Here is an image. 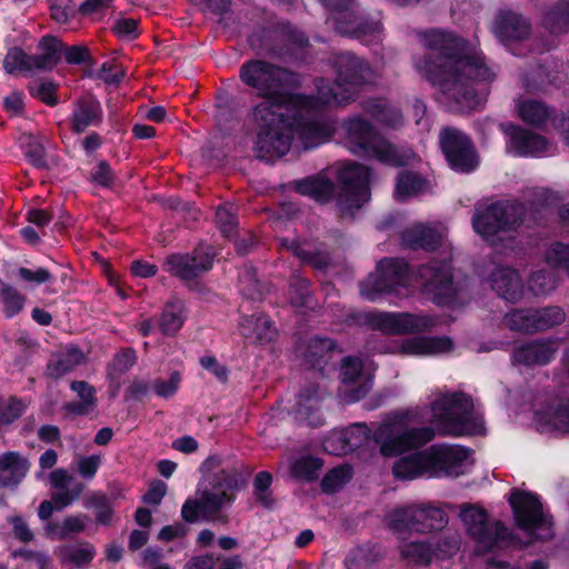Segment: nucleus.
<instances>
[{
    "mask_svg": "<svg viewBox=\"0 0 569 569\" xmlns=\"http://www.w3.org/2000/svg\"><path fill=\"white\" fill-rule=\"evenodd\" d=\"M409 278L408 264L405 260L382 259L373 272L361 282L360 292L363 298L376 301L382 295L395 291L398 287H406Z\"/></svg>",
    "mask_w": 569,
    "mask_h": 569,
    "instance_id": "9d476101",
    "label": "nucleus"
},
{
    "mask_svg": "<svg viewBox=\"0 0 569 569\" xmlns=\"http://www.w3.org/2000/svg\"><path fill=\"white\" fill-rule=\"evenodd\" d=\"M341 191L338 204L342 211L359 209L370 199V172L367 167L358 163H348L339 170Z\"/></svg>",
    "mask_w": 569,
    "mask_h": 569,
    "instance_id": "4468645a",
    "label": "nucleus"
},
{
    "mask_svg": "<svg viewBox=\"0 0 569 569\" xmlns=\"http://www.w3.org/2000/svg\"><path fill=\"white\" fill-rule=\"evenodd\" d=\"M212 266L209 248H197L193 254H172L164 262V270L182 280H191Z\"/></svg>",
    "mask_w": 569,
    "mask_h": 569,
    "instance_id": "412c9836",
    "label": "nucleus"
},
{
    "mask_svg": "<svg viewBox=\"0 0 569 569\" xmlns=\"http://www.w3.org/2000/svg\"><path fill=\"white\" fill-rule=\"evenodd\" d=\"M452 341L447 337L419 336L405 339L397 346V352L406 356H438L451 351Z\"/></svg>",
    "mask_w": 569,
    "mask_h": 569,
    "instance_id": "393cba45",
    "label": "nucleus"
},
{
    "mask_svg": "<svg viewBox=\"0 0 569 569\" xmlns=\"http://www.w3.org/2000/svg\"><path fill=\"white\" fill-rule=\"evenodd\" d=\"M181 377L179 372H173L167 380L158 379L153 383L154 392L162 398L172 397L179 389Z\"/></svg>",
    "mask_w": 569,
    "mask_h": 569,
    "instance_id": "338daca9",
    "label": "nucleus"
},
{
    "mask_svg": "<svg viewBox=\"0 0 569 569\" xmlns=\"http://www.w3.org/2000/svg\"><path fill=\"white\" fill-rule=\"evenodd\" d=\"M492 289L507 301H518L523 293V283L520 274L511 269L500 267L491 274Z\"/></svg>",
    "mask_w": 569,
    "mask_h": 569,
    "instance_id": "cd10ccee",
    "label": "nucleus"
},
{
    "mask_svg": "<svg viewBox=\"0 0 569 569\" xmlns=\"http://www.w3.org/2000/svg\"><path fill=\"white\" fill-rule=\"evenodd\" d=\"M546 260L552 267H560L569 271V246L552 244L546 252Z\"/></svg>",
    "mask_w": 569,
    "mask_h": 569,
    "instance_id": "680f3d73",
    "label": "nucleus"
},
{
    "mask_svg": "<svg viewBox=\"0 0 569 569\" xmlns=\"http://www.w3.org/2000/svg\"><path fill=\"white\" fill-rule=\"evenodd\" d=\"M24 154L29 162L36 168H43L47 166L46 150L40 138L32 133H23L20 138Z\"/></svg>",
    "mask_w": 569,
    "mask_h": 569,
    "instance_id": "de8ad7c7",
    "label": "nucleus"
},
{
    "mask_svg": "<svg viewBox=\"0 0 569 569\" xmlns=\"http://www.w3.org/2000/svg\"><path fill=\"white\" fill-rule=\"evenodd\" d=\"M468 451L460 446L433 445L398 459L392 473L400 480H413L420 477H458L465 473L468 465Z\"/></svg>",
    "mask_w": 569,
    "mask_h": 569,
    "instance_id": "7ed1b4c3",
    "label": "nucleus"
},
{
    "mask_svg": "<svg viewBox=\"0 0 569 569\" xmlns=\"http://www.w3.org/2000/svg\"><path fill=\"white\" fill-rule=\"evenodd\" d=\"M460 518L469 536L477 541L478 548L483 552L500 548L511 539L507 528L500 521L489 523L487 512L478 506L463 505Z\"/></svg>",
    "mask_w": 569,
    "mask_h": 569,
    "instance_id": "1a4fd4ad",
    "label": "nucleus"
},
{
    "mask_svg": "<svg viewBox=\"0 0 569 569\" xmlns=\"http://www.w3.org/2000/svg\"><path fill=\"white\" fill-rule=\"evenodd\" d=\"M72 391L77 393L80 401H71L63 406V409L74 416H87L97 408L96 389L87 381H72Z\"/></svg>",
    "mask_w": 569,
    "mask_h": 569,
    "instance_id": "f704fd0d",
    "label": "nucleus"
},
{
    "mask_svg": "<svg viewBox=\"0 0 569 569\" xmlns=\"http://www.w3.org/2000/svg\"><path fill=\"white\" fill-rule=\"evenodd\" d=\"M401 555L409 562L429 565L436 559L432 542H410L401 547Z\"/></svg>",
    "mask_w": 569,
    "mask_h": 569,
    "instance_id": "49530a36",
    "label": "nucleus"
},
{
    "mask_svg": "<svg viewBox=\"0 0 569 569\" xmlns=\"http://www.w3.org/2000/svg\"><path fill=\"white\" fill-rule=\"evenodd\" d=\"M557 286V278L552 271L539 270L531 273L528 282L529 290L535 295H548Z\"/></svg>",
    "mask_w": 569,
    "mask_h": 569,
    "instance_id": "3c124183",
    "label": "nucleus"
},
{
    "mask_svg": "<svg viewBox=\"0 0 569 569\" xmlns=\"http://www.w3.org/2000/svg\"><path fill=\"white\" fill-rule=\"evenodd\" d=\"M325 391L317 386L305 389L298 397L295 415L296 419L310 426H320L323 421L320 409Z\"/></svg>",
    "mask_w": 569,
    "mask_h": 569,
    "instance_id": "bb28decb",
    "label": "nucleus"
},
{
    "mask_svg": "<svg viewBox=\"0 0 569 569\" xmlns=\"http://www.w3.org/2000/svg\"><path fill=\"white\" fill-rule=\"evenodd\" d=\"M531 22L515 11H501L493 23V32L501 43L513 54H519L513 47L526 41L531 34Z\"/></svg>",
    "mask_w": 569,
    "mask_h": 569,
    "instance_id": "aec40b11",
    "label": "nucleus"
},
{
    "mask_svg": "<svg viewBox=\"0 0 569 569\" xmlns=\"http://www.w3.org/2000/svg\"><path fill=\"white\" fill-rule=\"evenodd\" d=\"M56 92L57 86L51 81H34L30 86V93L48 106H54L58 102Z\"/></svg>",
    "mask_w": 569,
    "mask_h": 569,
    "instance_id": "052dcab7",
    "label": "nucleus"
},
{
    "mask_svg": "<svg viewBox=\"0 0 569 569\" xmlns=\"http://www.w3.org/2000/svg\"><path fill=\"white\" fill-rule=\"evenodd\" d=\"M102 461L101 455L79 456L76 460L77 471L83 479L91 480L96 477Z\"/></svg>",
    "mask_w": 569,
    "mask_h": 569,
    "instance_id": "6e6d98bb",
    "label": "nucleus"
},
{
    "mask_svg": "<svg viewBox=\"0 0 569 569\" xmlns=\"http://www.w3.org/2000/svg\"><path fill=\"white\" fill-rule=\"evenodd\" d=\"M322 461L310 455H303L291 461V475L299 480L313 481L319 477Z\"/></svg>",
    "mask_w": 569,
    "mask_h": 569,
    "instance_id": "79ce46f5",
    "label": "nucleus"
},
{
    "mask_svg": "<svg viewBox=\"0 0 569 569\" xmlns=\"http://www.w3.org/2000/svg\"><path fill=\"white\" fill-rule=\"evenodd\" d=\"M501 128L510 136L507 148L515 156H541L551 151V144L539 134L512 124H502Z\"/></svg>",
    "mask_w": 569,
    "mask_h": 569,
    "instance_id": "4be33fe9",
    "label": "nucleus"
},
{
    "mask_svg": "<svg viewBox=\"0 0 569 569\" xmlns=\"http://www.w3.org/2000/svg\"><path fill=\"white\" fill-rule=\"evenodd\" d=\"M566 313L558 306L540 309H515L503 318L505 325L513 331L533 333L563 323Z\"/></svg>",
    "mask_w": 569,
    "mask_h": 569,
    "instance_id": "2eb2a0df",
    "label": "nucleus"
},
{
    "mask_svg": "<svg viewBox=\"0 0 569 569\" xmlns=\"http://www.w3.org/2000/svg\"><path fill=\"white\" fill-rule=\"evenodd\" d=\"M442 152L450 167L459 172H470L477 164L476 151L469 138L456 128H443L439 136Z\"/></svg>",
    "mask_w": 569,
    "mask_h": 569,
    "instance_id": "f3484780",
    "label": "nucleus"
},
{
    "mask_svg": "<svg viewBox=\"0 0 569 569\" xmlns=\"http://www.w3.org/2000/svg\"><path fill=\"white\" fill-rule=\"evenodd\" d=\"M366 322L372 329L388 335L423 332L435 323L428 316L408 312H370L366 315Z\"/></svg>",
    "mask_w": 569,
    "mask_h": 569,
    "instance_id": "dca6fc26",
    "label": "nucleus"
},
{
    "mask_svg": "<svg viewBox=\"0 0 569 569\" xmlns=\"http://www.w3.org/2000/svg\"><path fill=\"white\" fill-rule=\"evenodd\" d=\"M421 284L427 295L432 297L437 305H448L456 295L452 273L446 260H432L419 270Z\"/></svg>",
    "mask_w": 569,
    "mask_h": 569,
    "instance_id": "a211bd4d",
    "label": "nucleus"
},
{
    "mask_svg": "<svg viewBox=\"0 0 569 569\" xmlns=\"http://www.w3.org/2000/svg\"><path fill=\"white\" fill-rule=\"evenodd\" d=\"M331 11L335 28L341 34L355 37L369 43L380 38L382 26L379 20H360L351 10L353 0H320Z\"/></svg>",
    "mask_w": 569,
    "mask_h": 569,
    "instance_id": "9b49d317",
    "label": "nucleus"
},
{
    "mask_svg": "<svg viewBox=\"0 0 569 569\" xmlns=\"http://www.w3.org/2000/svg\"><path fill=\"white\" fill-rule=\"evenodd\" d=\"M83 361L84 356L80 349L69 348L48 365V373L53 378H60L74 370Z\"/></svg>",
    "mask_w": 569,
    "mask_h": 569,
    "instance_id": "58836bf2",
    "label": "nucleus"
},
{
    "mask_svg": "<svg viewBox=\"0 0 569 569\" xmlns=\"http://www.w3.org/2000/svg\"><path fill=\"white\" fill-rule=\"evenodd\" d=\"M349 150L361 157L375 158L388 166L410 163L416 154L410 149H397L361 118H351L343 124Z\"/></svg>",
    "mask_w": 569,
    "mask_h": 569,
    "instance_id": "423d86ee",
    "label": "nucleus"
},
{
    "mask_svg": "<svg viewBox=\"0 0 569 569\" xmlns=\"http://www.w3.org/2000/svg\"><path fill=\"white\" fill-rule=\"evenodd\" d=\"M336 80L320 79L317 82V98H313L311 114L325 106L345 103L352 99L357 87L368 83L373 78V72L367 62L350 52L337 54L333 59Z\"/></svg>",
    "mask_w": 569,
    "mask_h": 569,
    "instance_id": "20e7f679",
    "label": "nucleus"
},
{
    "mask_svg": "<svg viewBox=\"0 0 569 569\" xmlns=\"http://www.w3.org/2000/svg\"><path fill=\"white\" fill-rule=\"evenodd\" d=\"M29 461L21 455L10 451L0 456V486H17L28 473Z\"/></svg>",
    "mask_w": 569,
    "mask_h": 569,
    "instance_id": "7c9ffc66",
    "label": "nucleus"
},
{
    "mask_svg": "<svg viewBox=\"0 0 569 569\" xmlns=\"http://www.w3.org/2000/svg\"><path fill=\"white\" fill-rule=\"evenodd\" d=\"M350 468H335L322 479V489L326 492H336L350 479Z\"/></svg>",
    "mask_w": 569,
    "mask_h": 569,
    "instance_id": "5fc2aeb1",
    "label": "nucleus"
},
{
    "mask_svg": "<svg viewBox=\"0 0 569 569\" xmlns=\"http://www.w3.org/2000/svg\"><path fill=\"white\" fill-rule=\"evenodd\" d=\"M518 526L538 539L552 536L551 521L542 511L538 497L527 492L513 491L509 498Z\"/></svg>",
    "mask_w": 569,
    "mask_h": 569,
    "instance_id": "f8f14e48",
    "label": "nucleus"
},
{
    "mask_svg": "<svg viewBox=\"0 0 569 569\" xmlns=\"http://www.w3.org/2000/svg\"><path fill=\"white\" fill-rule=\"evenodd\" d=\"M430 410L432 422L442 435L461 436L483 431L482 416L475 410L471 398L463 392L440 393L432 400Z\"/></svg>",
    "mask_w": 569,
    "mask_h": 569,
    "instance_id": "39448f33",
    "label": "nucleus"
},
{
    "mask_svg": "<svg viewBox=\"0 0 569 569\" xmlns=\"http://www.w3.org/2000/svg\"><path fill=\"white\" fill-rule=\"evenodd\" d=\"M557 345L553 341L537 340L517 348L512 359L527 366L546 365L555 357Z\"/></svg>",
    "mask_w": 569,
    "mask_h": 569,
    "instance_id": "c85d7f7f",
    "label": "nucleus"
},
{
    "mask_svg": "<svg viewBox=\"0 0 569 569\" xmlns=\"http://www.w3.org/2000/svg\"><path fill=\"white\" fill-rule=\"evenodd\" d=\"M62 56V42L56 37H43L38 44V53L31 56L34 71L54 68Z\"/></svg>",
    "mask_w": 569,
    "mask_h": 569,
    "instance_id": "2f4dec72",
    "label": "nucleus"
},
{
    "mask_svg": "<svg viewBox=\"0 0 569 569\" xmlns=\"http://www.w3.org/2000/svg\"><path fill=\"white\" fill-rule=\"evenodd\" d=\"M101 106L93 97L79 99L71 116V128L76 132H82L90 126L101 122Z\"/></svg>",
    "mask_w": 569,
    "mask_h": 569,
    "instance_id": "c756f323",
    "label": "nucleus"
},
{
    "mask_svg": "<svg viewBox=\"0 0 569 569\" xmlns=\"http://www.w3.org/2000/svg\"><path fill=\"white\" fill-rule=\"evenodd\" d=\"M49 481L54 489L51 497L58 511L77 501L84 490V485L62 468L53 470L49 475Z\"/></svg>",
    "mask_w": 569,
    "mask_h": 569,
    "instance_id": "b1692460",
    "label": "nucleus"
},
{
    "mask_svg": "<svg viewBox=\"0 0 569 569\" xmlns=\"http://www.w3.org/2000/svg\"><path fill=\"white\" fill-rule=\"evenodd\" d=\"M516 110L523 122L538 128L542 127L552 114L546 103L530 98L517 99Z\"/></svg>",
    "mask_w": 569,
    "mask_h": 569,
    "instance_id": "72a5a7b5",
    "label": "nucleus"
},
{
    "mask_svg": "<svg viewBox=\"0 0 569 569\" xmlns=\"http://www.w3.org/2000/svg\"><path fill=\"white\" fill-rule=\"evenodd\" d=\"M184 322L183 303L180 300L168 302L159 320L160 330L164 335H174Z\"/></svg>",
    "mask_w": 569,
    "mask_h": 569,
    "instance_id": "a19ab883",
    "label": "nucleus"
},
{
    "mask_svg": "<svg viewBox=\"0 0 569 569\" xmlns=\"http://www.w3.org/2000/svg\"><path fill=\"white\" fill-rule=\"evenodd\" d=\"M535 422L540 432H569V401L551 399L536 411Z\"/></svg>",
    "mask_w": 569,
    "mask_h": 569,
    "instance_id": "5701e85b",
    "label": "nucleus"
},
{
    "mask_svg": "<svg viewBox=\"0 0 569 569\" xmlns=\"http://www.w3.org/2000/svg\"><path fill=\"white\" fill-rule=\"evenodd\" d=\"M216 216L221 232L224 233V236L230 237L236 228L233 206L231 203L220 206Z\"/></svg>",
    "mask_w": 569,
    "mask_h": 569,
    "instance_id": "0e129e2a",
    "label": "nucleus"
},
{
    "mask_svg": "<svg viewBox=\"0 0 569 569\" xmlns=\"http://www.w3.org/2000/svg\"><path fill=\"white\" fill-rule=\"evenodd\" d=\"M221 460L218 457L208 458L203 468L213 473L209 481L210 488H204L198 500H187L182 506L181 516L188 522H194L200 517L208 516L219 510L232 498L237 488V472L232 468H220Z\"/></svg>",
    "mask_w": 569,
    "mask_h": 569,
    "instance_id": "0eeeda50",
    "label": "nucleus"
},
{
    "mask_svg": "<svg viewBox=\"0 0 569 569\" xmlns=\"http://www.w3.org/2000/svg\"><path fill=\"white\" fill-rule=\"evenodd\" d=\"M460 536L456 531L448 529L433 538V553L436 559H447L452 557L460 549Z\"/></svg>",
    "mask_w": 569,
    "mask_h": 569,
    "instance_id": "a18cd8bd",
    "label": "nucleus"
},
{
    "mask_svg": "<svg viewBox=\"0 0 569 569\" xmlns=\"http://www.w3.org/2000/svg\"><path fill=\"white\" fill-rule=\"evenodd\" d=\"M343 392L349 401L361 399L369 389V380L362 375V362L358 358L347 357L341 366Z\"/></svg>",
    "mask_w": 569,
    "mask_h": 569,
    "instance_id": "a878e982",
    "label": "nucleus"
},
{
    "mask_svg": "<svg viewBox=\"0 0 569 569\" xmlns=\"http://www.w3.org/2000/svg\"><path fill=\"white\" fill-rule=\"evenodd\" d=\"M335 350V345L330 339L327 338H313L309 341L306 350V360L312 367L322 369V365H326Z\"/></svg>",
    "mask_w": 569,
    "mask_h": 569,
    "instance_id": "37998d69",
    "label": "nucleus"
},
{
    "mask_svg": "<svg viewBox=\"0 0 569 569\" xmlns=\"http://www.w3.org/2000/svg\"><path fill=\"white\" fill-rule=\"evenodd\" d=\"M51 17L59 23L67 22L74 14L71 0H49Z\"/></svg>",
    "mask_w": 569,
    "mask_h": 569,
    "instance_id": "69168bd1",
    "label": "nucleus"
},
{
    "mask_svg": "<svg viewBox=\"0 0 569 569\" xmlns=\"http://www.w3.org/2000/svg\"><path fill=\"white\" fill-rule=\"evenodd\" d=\"M427 188V182L415 172H402L399 174L395 197L403 201L410 197L418 196Z\"/></svg>",
    "mask_w": 569,
    "mask_h": 569,
    "instance_id": "c03bdc74",
    "label": "nucleus"
},
{
    "mask_svg": "<svg viewBox=\"0 0 569 569\" xmlns=\"http://www.w3.org/2000/svg\"><path fill=\"white\" fill-rule=\"evenodd\" d=\"M342 430H335L322 442L323 449L335 456L346 455L349 451Z\"/></svg>",
    "mask_w": 569,
    "mask_h": 569,
    "instance_id": "e2e57ef3",
    "label": "nucleus"
},
{
    "mask_svg": "<svg viewBox=\"0 0 569 569\" xmlns=\"http://www.w3.org/2000/svg\"><path fill=\"white\" fill-rule=\"evenodd\" d=\"M333 184L325 178H308L297 183V190L301 194L309 196L317 201L326 202L333 193Z\"/></svg>",
    "mask_w": 569,
    "mask_h": 569,
    "instance_id": "ea45409f",
    "label": "nucleus"
},
{
    "mask_svg": "<svg viewBox=\"0 0 569 569\" xmlns=\"http://www.w3.org/2000/svg\"><path fill=\"white\" fill-rule=\"evenodd\" d=\"M54 553L62 565L72 563L76 567H84L93 560L96 548L90 542L81 541L74 545L58 547Z\"/></svg>",
    "mask_w": 569,
    "mask_h": 569,
    "instance_id": "c9c22d12",
    "label": "nucleus"
},
{
    "mask_svg": "<svg viewBox=\"0 0 569 569\" xmlns=\"http://www.w3.org/2000/svg\"><path fill=\"white\" fill-rule=\"evenodd\" d=\"M403 242L411 248L432 250L442 246L443 233L427 226H416L402 236Z\"/></svg>",
    "mask_w": 569,
    "mask_h": 569,
    "instance_id": "e433bc0d",
    "label": "nucleus"
},
{
    "mask_svg": "<svg viewBox=\"0 0 569 569\" xmlns=\"http://www.w3.org/2000/svg\"><path fill=\"white\" fill-rule=\"evenodd\" d=\"M32 64L31 56L26 54L19 48L10 49L3 60V68L8 73L17 71H34Z\"/></svg>",
    "mask_w": 569,
    "mask_h": 569,
    "instance_id": "603ef678",
    "label": "nucleus"
},
{
    "mask_svg": "<svg viewBox=\"0 0 569 569\" xmlns=\"http://www.w3.org/2000/svg\"><path fill=\"white\" fill-rule=\"evenodd\" d=\"M290 301L296 307L308 305L309 299V281L300 276L291 279L289 288Z\"/></svg>",
    "mask_w": 569,
    "mask_h": 569,
    "instance_id": "4d7b16f0",
    "label": "nucleus"
},
{
    "mask_svg": "<svg viewBox=\"0 0 569 569\" xmlns=\"http://www.w3.org/2000/svg\"><path fill=\"white\" fill-rule=\"evenodd\" d=\"M92 180L102 186L110 187L114 181V174L106 161H100L91 172Z\"/></svg>",
    "mask_w": 569,
    "mask_h": 569,
    "instance_id": "774afa93",
    "label": "nucleus"
},
{
    "mask_svg": "<svg viewBox=\"0 0 569 569\" xmlns=\"http://www.w3.org/2000/svg\"><path fill=\"white\" fill-rule=\"evenodd\" d=\"M522 204L513 202L491 203L483 210L477 209L472 219L473 229L492 246L511 237L509 233L521 220Z\"/></svg>",
    "mask_w": 569,
    "mask_h": 569,
    "instance_id": "6e6552de",
    "label": "nucleus"
},
{
    "mask_svg": "<svg viewBox=\"0 0 569 569\" xmlns=\"http://www.w3.org/2000/svg\"><path fill=\"white\" fill-rule=\"evenodd\" d=\"M0 301L7 318L17 316L24 306L26 298L13 287L2 284L0 288Z\"/></svg>",
    "mask_w": 569,
    "mask_h": 569,
    "instance_id": "09e8293b",
    "label": "nucleus"
},
{
    "mask_svg": "<svg viewBox=\"0 0 569 569\" xmlns=\"http://www.w3.org/2000/svg\"><path fill=\"white\" fill-rule=\"evenodd\" d=\"M137 357L133 350L126 349L116 355L109 367V378L114 379L127 372L134 363Z\"/></svg>",
    "mask_w": 569,
    "mask_h": 569,
    "instance_id": "13d9d810",
    "label": "nucleus"
},
{
    "mask_svg": "<svg viewBox=\"0 0 569 569\" xmlns=\"http://www.w3.org/2000/svg\"><path fill=\"white\" fill-rule=\"evenodd\" d=\"M239 77L262 98L251 111L257 130L253 151L258 158L271 161L284 156L295 137L303 149H311L332 136L330 124L311 119L312 97H288L298 82L295 73L266 60L252 59L242 63Z\"/></svg>",
    "mask_w": 569,
    "mask_h": 569,
    "instance_id": "f257e3e1",
    "label": "nucleus"
},
{
    "mask_svg": "<svg viewBox=\"0 0 569 569\" xmlns=\"http://www.w3.org/2000/svg\"><path fill=\"white\" fill-rule=\"evenodd\" d=\"M425 50L412 57L415 70L461 108L482 103V83L495 80L496 71L485 58L452 32L432 29L419 33Z\"/></svg>",
    "mask_w": 569,
    "mask_h": 569,
    "instance_id": "f03ea898",
    "label": "nucleus"
},
{
    "mask_svg": "<svg viewBox=\"0 0 569 569\" xmlns=\"http://www.w3.org/2000/svg\"><path fill=\"white\" fill-rule=\"evenodd\" d=\"M371 113L375 119L390 127L398 126L402 119L400 111L389 106L386 101L375 103Z\"/></svg>",
    "mask_w": 569,
    "mask_h": 569,
    "instance_id": "864d4df0",
    "label": "nucleus"
},
{
    "mask_svg": "<svg viewBox=\"0 0 569 569\" xmlns=\"http://www.w3.org/2000/svg\"><path fill=\"white\" fill-rule=\"evenodd\" d=\"M387 523L396 532L405 530L427 532L441 529L447 523V518L437 507L408 506L390 511L387 515Z\"/></svg>",
    "mask_w": 569,
    "mask_h": 569,
    "instance_id": "ddd939ff",
    "label": "nucleus"
},
{
    "mask_svg": "<svg viewBox=\"0 0 569 569\" xmlns=\"http://www.w3.org/2000/svg\"><path fill=\"white\" fill-rule=\"evenodd\" d=\"M435 438L430 427L405 428L395 426L389 437L381 445L385 456H397L409 450L419 449Z\"/></svg>",
    "mask_w": 569,
    "mask_h": 569,
    "instance_id": "6ab92c4d",
    "label": "nucleus"
},
{
    "mask_svg": "<svg viewBox=\"0 0 569 569\" xmlns=\"http://www.w3.org/2000/svg\"><path fill=\"white\" fill-rule=\"evenodd\" d=\"M349 451H352L365 445L369 438L370 432L366 425L355 423L347 429L342 430Z\"/></svg>",
    "mask_w": 569,
    "mask_h": 569,
    "instance_id": "bf43d9fd",
    "label": "nucleus"
},
{
    "mask_svg": "<svg viewBox=\"0 0 569 569\" xmlns=\"http://www.w3.org/2000/svg\"><path fill=\"white\" fill-rule=\"evenodd\" d=\"M542 23L551 33L569 31V0H561L551 7L543 17Z\"/></svg>",
    "mask_w": 569,
    "mask_h": 569,
    "instance_id": "4c0bfd02",
    "label": "nucleus"
},
{
    "mask_svg": "<svg viewBox=\"0 0 569 569\" xmlns=\"http://www.w3.org/2000/svg\"><path fill=\"white\" fill-rule=\"evenodd\" d=\"M28 406L26 400L17 397L0 398V426L12 423L26 411Z\"/></svg>",
    "mask_w": 569,
    "mask_h": 569,
    "instance_id": "8fccbe9b",
    "label": "nucleus"
},
{
    "mask_svg": "<svg viewBox=\"0 0 569 569\" xmlns=\"http://www.w3.org/2000/svg\"><path fill=\"white\" fill-rule=\"evenodd\" d=\"M240 333L253 341H271L276 336V329L263 315L242 317L239 322Z\"/></svg>",
    "mask_w": 569,
    "mask_h": 569,
    "instance_id": "473e14b6",
    "label": "nucleus"
}]
</instances>
